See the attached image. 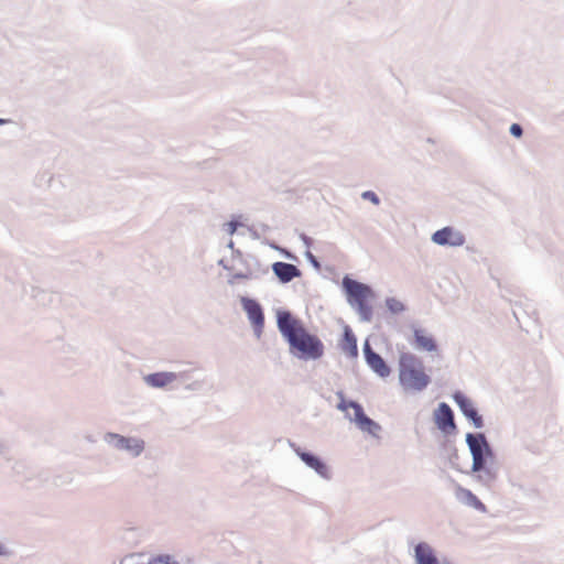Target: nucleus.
Segmentation results:
<instances>
[{"instance_id":"obj_22","label":"nucleus","mask_w":564,"mask_h":564,"mask_svg":"<svg viewBox=\"0 0 564 564\" xmlns=\"http://www.w3.org/2000/svg\"><path fill=\"white\" fill-rule=\"evenodd\" d=\"M469 499L474 503L475 507L484 509V505L477 499L476 496H474L471 492H467Z\"/></svg>"},{"instance_id":"obj_10","label":"nucleus","mask_w":564,"mask_h":564,"mask_svg":"<svg viewBox=\"0 0 564 564\" xmlns=\"http://www.w3.org/2000/svg\"><path fill=\"white\" fill-rule=\"evenodd\" d=\"M413 345L419 350L435 351L437 349V344L433 336L421 327L413 329Z\"/></svg>"},{"instance_id":"obj_4","label":"nucleus","mask_w":564,"mask_h":564,"mask_svg":"<svg viewBox=\"0 0 564 564\" xmlns=\"http://www.w3.org/2000/svg\"><path fill=\"white\" fill-rule=\"evenodd\" d=\"M338 409L344 412H347L349 409H351L354 411V416L348 414L349 419L354 421L361 431L377 436L378 432L380 431V425L365 414L362 406L359 403L343 399L338 404Z\"/></svg>"},{"instance_id":"obj_17","label":"nucleus","mask_w":564,"mask_h":564,"mask_svg":"<svg viewBox=\"0 0 564 564\" xmlns=\"http://www.w3.org/2000/svg\"><path fill=\"white\" fill-rule=\"evenodd\" d=\"M119 444L122 448L132 451L135 455L140 454L143 449V442L137 440L120 437Z\"/></svg>"},{"instance_id":"obj_24","label":"nucleus","mask_w":564,"mask_h":564,"mask_svg":"<svg viewBox=\"0 0 564 564\" xmlns=\"http://www.w3.org/2000/svg\"><path fill=\"white\" fill-rule=\"evenodd\" d=\"M0 122H2V120H0Z\"/></svg>"},{"instance_id":"obj_20","label":"nucleus","mask_w":564,"mask_h":564,"mask_svg":"<svg viewBox=\"0 0 564 564\" xmlns=\"http://www.w3.org/2000/svg\"><path fill=\"white\" fill-rule=\"evenodd\" d=\"M362 197L371 200L373 204H379V198L377 197V195L373 192H365L362 194Z\"/></svg>"},{"instance_id":"obj_15","label":"nucleus","mask_w":564,"mask_h":564,"mask_svg":"<svg viewBox=\"0 0 564 564\" xmlns=\"http://www.w3.org/2000/svg\"><path fill=\"white\" fill-rule=\"evenodd\" d=\"M415 564H438L432 547L426 543H419L416 545Z\"/></svg>"},{"instance_id":"obj_12","label":"nucleus","mask_w":564,"mask_h":564,"mask_svg":"<svg viewBox=\"0 0 564 564\" xmlns=\"http://www.w3.org/2000/svg\"><path fill=\"white\" fill-rule=\"evenodd\" d=\"M339 348L349 358L358 356L357 339L348 326L344 328L343 338L339 340Z\"/></svg>"},{"instance_id":"obj_9","label":"nucleus","mask_w":564,"mask_h":564,"mask_svg":"<svg viewBox=\"0 0 564 564\" xmlns=\"http://www.w3.org/2000/svg\"><path fill=\"white\" fill-rule=\"evenodd\" d=\"M365 356L370 368L380 377H388L391 372L390 368L382 357L371 350L368 343L365 345Z\"/></svg>"},{"instance_id":"obj_7","label":"nucleus","mask_w":564,"mask_h":564,"mask_svg":"<svg viewBox=\"0 0 564 564\" xmlns=\"http://www.w3.org/2000/svg\"><path fill=\"white\" fill-rule=\"evenodd\" d=\"M454 400L459 406L460 411L464 413V415L473 422L476 429L482 427V419L478 414L471 400H469L467 397L459 392L454 394Z\"/></svg>"},{"instance_id":"obj_13","label":"nucleus","mask_w":564,"mask_h":564,"mask_svg":"<svg viewBox=\"0 0 564 564\" xmlns=\"http://www.w3.org/2000/svg\"><path fill=\"white\" fill-rule=\"evenodd\" d=\"M243 308L247 312V315L250 319V322L257 326L261 327L264 322L263 313L261 310V306L259 303H257L254 300H245L243 301Z\"/></svg>"},{"instance_id":"obj_19","label":"nucleus","mask_w":564,"mask_h":564,"mask_svg":"<svg viewBox=\"0 0 564 564\" xmlns=\"http://www.w3.org/2000/svg\"><path fill=\"white\" fill-rule=\"evenodd\" d=\"M510 132L512 135L520 138L522 135V128L518 123H513L510 127Z\"/></svg>"},{"instance_id":"obj_5","label":"nucleus","mask_w":564,"mask_h":564,"mask_svg":"<svg viewBox=\"0 0 564 564\" xmlns=\"http://www.w3.org/2000/svg\"><path fill=\"white\" fill-rule=\"evenodd\" d=\"M467 443L473 455V470L477 471L484 468V446L487 447L484 435H467Z\"/></svg>"},{"instance_id":"obj_14","label":"nucleus","mask_w":564,"mask_h":564,"mask_svg":"<svg viewBox=\"0 0 564 564\" xmlns=\"http://www.w3.org/2000/svg\"><path fill=\"white\" fill-rule=\"evenodd\" d=\"M177 378L174 372H155L144 377V381L154 388H163L175 381Z\"/></svg>"},{"instance_id":"obj_23","label":"nucleus","mask_w":564,"mask_h":564,"mask_svg":"<svg viewBox=\"0 0 564 564\" xmlns=\"http://www.w3.org/2000/svg\"><path fill=\"white\" fill-rule=\"evenodd\" d=\"M3 553V546L0 544V554Z\"/></svg>"},{"instance_id":"obj_21","label":"nucleus","mask_w":564,"mask_h":564,"mask_svg":"<svg viewBox=\"0 0 564 564\" xmlns=\"http://www.w3.org/2000/svg\"><path fill=\"white\" fill-rule=\"evenodd\" d=\"M237 226H238V224L236 221H229L226 224V231L229 235H234L235 231L237 230Z\"/></svg>"},{"instance_id":"obj_3","label":"nucleus","mask_w":564,"mask_h":564,"mask_svg":"<svg viewBox=\"0 0 564 564\" xmlns=\"http://www.w3.org/2000/svg\"><path fill=\"white\" fill-rule=\"evenodd\" d=\"M343 283L347 291L349 303L357 305L362 314H369L370 307L368 302L372 296L370 288L348 278H345Z\"/></svg>"},{"instance_id":"obj_6","label":"nucleus","mask_w":564,"mask_h":564,"mask_svg":"<svg viewBox=\"0 0 564 564\" xmlns=\"http://www.w3.org/2000/svg\"><path fill=\"white\" fill-rule=\"evenodd\" d=\"M432 240L441 246L449 245L452 247H459L464 245L465 237L452 227H444L433 234Z\"/></svg>"},{"instance_id":"obj_11","label":"nucleus","mask_w":564,"mask_h":564,"mask_svg":"<svg viewBox=\"0 0 564 564\" xmlns=\"http://www.w3.org/2000/svg\"><path fill=\"white\" fill-rule=\"evenodd\" d=\"M272 270L274 274L279 278V280L283 283H288L292 281L294 278L301 275V271L294 264L286 262L273 263Z\"/></svg>"},{"instance_id":"obj_8","label":"nucleus","mask_w":564,"mask_h":564,"mask_svg":"<svg viewBox=\"0 0 564 564\" xmlns=\"http://www.w3.org/2000/svg\"><path fill=\"white\" fill-rule=\"evenodd\" d=\"M434 421L436 426L445 433H449L456 429L453 412L446 403H441L435 410Z\"/></svg>"},{"instance_id":"obj_1","label":"nucleus","mask_w":564,"mask_h":564,"mask_svg":"<svg viewBox=\"0 0 564 564\" xmlns=\"http://www.w3.org/2000/svg\"><path fill=\"white\" fill-rule=\"evenodd\" d=\"M278 327L290 344L291 351L302 359H318L324 354L322 340L310 334L301 321L290 312L278 313Z\"/></svg>"},{"instance_id":"obj_16","label":"nucleus","mask_w":564,"mask_h":564,"mask_svg":"<svg viewBox=\"0 0 564 564\" xmlns=\"http://www.w3.org/2000/svg\"><path fill=\"white\" fill-rule=\"evenodd\" d=\"M301 459L311 468H313L318 475L324 478L329 477V470L326 464H324L318 457L310 453H299Z\"/></svg>"},{"instance_id":"obj_18","label":"nucleus","mask_w":564,"mask_h":564,"mask_svg":"<svg viewBox=\"0 0 564 564\" xmlns=\"http://www.w3.org/2000/svg\"><path fill=\"white\" fill-rule=\"evenodd\" d=\"M149 564H178L169 555H161L152 558Z\"/></svg>"},{"instance_id":"obj_2","label":"nucleus","mask_w":564,"mask_h":564,"mask_svg":"<svg viewBox=\"0 0 564 564\" xmlns=\"http://www.w3.org/2000/svg\"><path fill=\"white\" fill-rule=\"evenodd\" d=\"M400 384L410 391H422L431 382L422 360L412 352L404 351L399 357Z\"/></svg>"}]
</instances>
